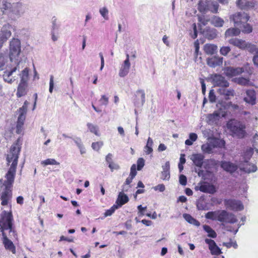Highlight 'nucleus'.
I'll return each mask as SVG.
<instances>
[{"label":"nucleus","mask_w":258,"mask_h":258,"mask_svg":"<svg viewBox=\"0 0 258 258\" xmlns=\"http://www.w3.org/2000/svg\"><path fill=\"white\" fill-rule=\"evenodd\" d=\"M21 144L19 138L11 146L10 151L7 155V164L9 165L11 162L12 164L5 176V180L0 179V200L3 206L8 205L12 198V187L15 178Z\"/></svg>","instance_id":"nucleus-1"},{"label":"nucleus","mask_w":258,"mask_h":258,"mask_svg":"<svg viewBox=\"0 0 258 258\" xmlns=\"http://www.w3.org/2000/svg\"><path fill=\"white\" fill-rule=\"evenodd\" d=\"M229 43L240 49H244L246 48L247 43L245 40L238 38H231L229 40Z\"/></svg>","instance_id":"nucleus-24"},{"label":"nucleus","mask_w":258,"mask_h":258,"mask_svg":"<svg viewBox=\"0 0 258 258\" xmlns=\"http://www.w3.org/2000/svg\"><path fill=\"white\" fill-rule=\"evenodd\" d=\"M228 87H223L218 89L217 92L223 96L226 100H229L235 95V91L232 88H227Z\"/></svg>","instance_id":"nucleus-15"},{"label":"nucleus","mask_w":258,"mask_h":258,"mask_svg":"<svg viewBox=\"0 0 258 258\" xmlns=\"http://www.w3.org/2000/svg\"><path fill=\"white\" fill-rule=\"evenodd\" d=\"M224 204L226 208L233 211H240L244 209L242 202L235 199H225Z\"/></svg>","instance_id":"nucleus-8"},{"label":"nucleus","mask_w":258,"mask_h":258,"mask_svg":"<svg viewBox=\"0 0 258 258\" xmlns=\"http://www.w3.org/2000/svg\"><path fill=\"white\" fill-rule=\"evenodd\" d=\"M241 28H239V29H241V31L244 33L249 34L251 33L252 31V26L247 23V22L243 23L241 24Z\"/></svg>","instance_id":"nucleus-44"},{"label":"nucleus","mask_w":258,"mask_h":258,"mask_svg":"<svg viewBox=\"0 0 258 258\" xmlns=\"http://www.w3.org/2000/svg\"><path fill=\"white\" fill-rule=\"evenodd\" d=\"M129 199L127 195L124 194L122 192H120L118 194L115 205H116V206L119 208L124 204L127 203Z\"/></svg>","instance_id":"nucleus-26"},{"label":"nucleus","mask_w":258,"mask_h":258,"mask_svg":"<svg viewBox=\"0 0 258 258\" xmlns=\"http://www.w3.org/2000/svg\"><path fill=\"white\" fill-rule=\"evenodd\" d=\"M28 83L20 82L16 93L17 96L19 98L25 96L27 93Z\"/></svg>","instance_id":"nucleus-23"},{"label":"nucleus","mask_w":258,"mask_h":258,"mask_svg":"<svg viewBox=\"0 0 258 258\" xmlns=\"http://www.w3.org/2000/svg\"><path fill=\"white\" fill-rule=\"evenodd\" d=\"M218 218V221L222 222V225H224V223L234 224L236 223L238 221L234 214L232 213L228 212L226 210L219 211Z\"/></svg>","instance_id":"nucleus-6"},{"label":"nucleus","mask_w":258,"mask_h":258,"mask_svg":"<svg viewBox=\"0 0 258 258\" xmlns=\"http://www.w3.org/2000/svg\"><path fill=\"white\" fill-rule=\"evenodd\" d=\"M99 13L102 17L106 20H108V10L106 7H103L99 9Z\"/></svg>","instance_id":"nucleus-50"},{"label":"nucleus","mask_w":258,"mask_h":258,"mask_svg":"<svg viewBox=\"0 0 258 258\" xmlns=\"http://www.w3.org/2000/svg\"><path fill=\"white\" fill-rule=\"evenodd\" d=\"M163 171L161 173V178L163 180H168L170 178V164L169 162L167 161L164 165L162 166Z\"/></svg>","instance_id":"nucleus-27"},{"label":"nucleus","mask_w":258,"mask_h":258,"mask_svg":"<svg viewBox=\"0 0 258 258\" xmlns=\"http://www.w3.org/2000/svg\"><path fill=\"white\" fill-rule=\"evenodd\" d=\"M41 164L45 166L48 165H59V163L54 159H47L41 162Z\"/></svg>","instance_id":"nucleus-51"},{"label":"nucleus","mask_w":258,"mask_h":258,"mask_svg":"<svg viewBox=\"0 0 258 258\" xmlns=\"http://www.w3.org/2000/svg\"><path fill=\"white\" fill-rule=\"evenodd\" d=\"M207 64L211 68L220 66L223 63V57L213 56L207 59Z\"/></svg>","instance_id":"nucleus-20"},{"label":"nucleus","mask_w":258,"mask_h":258,"mask_svg":"<svg viewBox=\"0 0 258 258\" xmlns=\"http://www.w3.org/2000/svg\"><path fill=\"white\" fill-rule=\"evenodd\" d=\"M52 26H51V31H54V32H56L58 31L59 25L57 24V19L55 17H53L52 18Z\"/></svg>","instance_id":"nucleus-53"},{"label":"nucleus","mask_w":258,"mask_h":258,"mask_svg":"<svg viewBox=\"0 0 258 258\" xmlns=\"http://www.w3.org/2000/svg\"><path fill=\"white\" fill-rule=\"evenodd\" d=\"M224 73L225 75L229 77H232L238 75L244 72L243 68H234L232 67H227L224 68Z\"/></svg>","instance_id":"nucleus-13"},{"label":"nucleus","mask_w":258,"mask_h":258,"mask_svg":"<svg viewBox=\"0 0 258 258\" xmlns=\"http://www.w3.org/2000/svg\"><path fill=\"white\" fill-rule=\"evenodd\" d=\"M183 217L188 223L191 224H192L197 227L200 225V222L193 218L190 215L188 214H183Z\"/></svg>","instance_id":"nucleus-34"},{"label":"nucleus","mask_w":258,"mask_h":258,"mask_svg":"<svg viewBox=\"0 0 258 258\" xmlns=\"http://www.w3.org/2000/svg\"><path fill=\"white\" fill-rule=\"evenodd\" d=\"M28 10V7L26 5L21 3H14L12 5V12L10 18L12 19L19 18L23 16Z\"/></svg>","instance_id":"nucleus-5"},{"label":"nucleus","mask_w":258,"mask_h":258,"mask_svg":"<svg viewBox=\"0 0 258 258\" xmlns=\"http://www.w3.org/2000/svg\"><path fill=\"white\" fill-rule=\"evenodd\" d=\"M224 23V20L217 16H214L211 20V24L216 27H222Z\"/></svg>","instance_id":"nucleus-39"},{"label":"nucleus","mask_w":258,"mask_h":258,"mask_svg":"<svg viewBox=\"0 0 258 258\" xmlns=\"http://www.w3.org/2000/svg\"><path fill=\"white\" fill-rule=\"evenodd\" d=\"M219 211L209 212L205 215V218L207 219L218 221Z\"/></svg>","instance_id":"nucleus-41"},{"label":"nucleus","mask_w":258,"mask_h":258,"mask_svg":"<svg viewBox=\"0 0 258 258\" xmlns=\"http://www.w3.org/2000/svg\"><path fill=\"white\" fill-rule=\"evenodd\" d=\"M201 149L203 152L209 154L212 152L213 147L210 144L207 143L202 146Z\"/></svg>","instance_id":"nucleus-49"},{"label":"nucleus","mask_w":258,"mask_h":258,"mask_svg":"<svg viewBox=\"0 0 258 258\" xmlns=\"http://www.w3.org/2000/svg\"><path fill=\"white\" fill-rule=\"evenodd\" d=\"M118 209L116 205H113L109 209L107 210L104 213V217L111 216L115 211V210Z\"/></svg>","instance_id":"nucleus-54"},{"label":"nucleus","mask_w":258,"mask_h":258,"mask_svg":"<svg viewBox=\"0 0 258 258\" xmlns=\"http://www.w3.org/2000/svg\"><path fill=\"white\" fill-rule=\"evenodd\" d=\"M245 49H247L250 53L254 54L255 51L257 50L258 47H257L255 45L247 43V46Z\"/></svg>","instance_id":"nucleus-55"},{"label":"nucleus","mask_w":258,"mask_h":258,"mask_svg":"<svg viewBox=\"0 0 258 258\" xmlns=\"http://www.w3.org/2000/svg\"><path fill=\"white\" fill-rule=\"evenodd\" d=\"M209 98L211 102L213 103L216 101V96L215 94L214 90L212 89L210 91L209 94Z\"/></svg>","instance_id":"nucleus-61"},{"label":"nucleus","mask_w":258,"mask_h":258,"mask_svg":"<svg viewBox=\"0 0 258 258\" xmlns=\"http://www.w3.org/2000/svg\"><path fill=\"white\" fill-rule=\"evenodd\" d=\"M13 216L11 212L4 211L0 215V230L3 233L4 231L9 230L10 232H12Z\"/></svg>","instance_id":"nucleus-4"},{"label":"nucleus","mask_w":258,"mask_h":258,"mask_svg":"<svg viewBox=\"0 0 258 258\" xmlns=\"http://www.w3.org/2000/svg\"><path fill=\"white\" fill-rule=\"evenodd\" d=\"M220 166L224 170L231 174L234 173L239 168L235 163L226 161H222Z\"/></svg>","instance_id":"nucleus-14"},{"label":"nucleus","mask_w":258,"mask_h":258,"mask_svg":"<svg viewBox=\"0 0 258 258\" xmlns=\"http://www.w3.org/2000/svg\"><path fill=\"white\" fill-rule=\"evenodd\" d=\"M238 167L241 171L247 173L254 172L257 170L256 166L253 164L250 163L248 161H240L238 164Z\"/></svg>","instance_id":"nucleus-11"},{"label":"nucleus","mask_w":258,"mask_h":258,"mask_svg":"<svg viewBox=\"0 0 258 258\" xmlns=\"http://www.w3.org/2000/svg\"><path fill=\"white\" fill-rule=\"evenodd\" d=\"M249 17L244 12H237L232 16L233 21L236 27L241 28V24L247 22Z\"/></svg>","instance_id":"nucleus-9"},{"label":"nucleus","mask_w":258,"mask_h":258,"mask_svg":"<svg viewBox=\"0 0 258 258\" xmlns=\"http://www.w3.org/2000/svg\"><path fill=\"white\" fill-rule=\"evenodd\" d=\"M229 128L234 136L238 138H242L244 137L245 132V125L241 122L234 121L228 124Z\"/></svg>","instance_id":"nucleus-7"},{"label":"nucleus","mask_w":258,"mask_h":258,"mask_svg":"<svg viewBox=\"0 0 258 258\" xmlns=\"http://www.w3.org/2000/svg\"><path fill=\"white\" fill-rule=\"evenodd\" d=\"M253 149L251 148H247L243 153V154L242 155V157L241 159H240V161H249L250 159L251 158L253 152Z\"/></svg>","instance_id":"nucleus-37"},{"label":"nucleus","mask_w":258,"mask_h":258,"mask_svg":"<svg viewBox=\"0 0 258 258\" xmlns=\"http://www.w3.org/2000/svg\"><path fill=\"white\" fill-rule=\"evenodd\" d=\"M131 67V63L127 61H124L119 72V76L120 77H124L126 76Z\"/></svg>","instance_id":"nucleus-28"},{"label":"nucleus","mask_w":258,"mask_h":258,"mask_svg":"<svg viewBox=\"0 0 258 258\" xmlns=\"http://www.w3.org/2000/svg\"><path fill=\"white\" fill-rule=\"evenodd\" d=\"M213 82L215 86L220 87H229V83L221 75L215 74L212 77Z\"/></svg>","instance_id":"nucleus-12"},{"label":"nucleus","mask_w":258,"mask_h":258,"mask_svg":"<svg viewBox=\"0 0 258 258\" xmlns=\"http://www.w3.org/2000/svg\"><path fill=\"white\" fill-rule=\"evenodd\" d=\"M253 149L258 153V134H255L253 138Z\"/></svg>","instance_id":"nucleus-57"},{"label":"nucleus","mask_w":258,"mask_h":258,"mask_svg":"<svg viewBox=\"0 0 258 258\" xmlns=\"http://www.w3.org/2000/svg\"><path fill=\"white\" fill-rule=\"evenodd\" d=\"M74 143L76 144L79 149L80 150V152L81 154L83 155L86 153V149L84 147L83 144L82 142V140L80 138L76 137L75 138L73 139Z\"/></svg>","instance_id":"nucleus-36"},{"label":"nucleus","mask_w":258,"mask_h":258,"mask_svg":"<svg viewBox=\"0 0 258 258\" xmlns=\"http://www.w3.org/2000/svg\"><path fill=\"white\" fill-rule=\"evenodd\" d=\"M21 51V42L19 39L13 38L10 42V59L12 62L15 61L17 65L20 61L22 63L20 54Z\"/></svg>","instance_id":"nucleus-2"},{"label":"nucleus","mask_w":258,"mask_h":258,"mask_svg":"<svg viewBox=\"0 0 258 258\" xmlns=\"http://www.w3.org/2000/svg\"><path fill=\"white\" fill-rule=\"evenodd\" d=\"M28 104L29 102L27 101L24 102L23 105L18 110L19 115L26 116Z\"/></svg>","instance_id":"nucleus-45"},{"label":"nucleus","mask_w":258,"mask_h":258,"mask_svg":"<svg viewBox=\"0 0 258 258\" xmlns=\"http://www.w3.org/2000/svg\"><path fill=\"white\" fill-rule=\"evenodd\" d=\"M145 165V160L143 158H140L137 160V169L141 170Z\"/></svg>","instance_id":"nucleus-59"},{"label":"nucleus","mask_w":258,"mask_h":258,"mask_svg":"<svg viewBox=\"0 0 258 258\" xmlns=\"http://www.w3.org/2000/svg\"><path fill=\"white\" fill-rule=\"evenodd\" d=\"M103 143L101 142H94L92 144V148L98 151L100 148L102 146Z\"/></svg>","instance_id":"nucleus-62"},{"label":"nucleus","mask_w":258,"mask_h":258,"mask_svg":"<svg viewBox=\"0 0 258 258\" xmlns=\"http://www.w3.org/2000/svg\"><path fill=\"white\" fill-rule=\"evenodd\" d=\"M205 241L209 245V248L212 255H218L222 253L220 248L217 246L213 240L206 238L205 239Z\"/></svg>","instance_id":"nucleus-17"},{"label":"nucleus","mask_w":258,"mask_h":258,"mask_svg":"<svg viewBox=\"0 0 258 258\" xmlns=\"http://www.w3.org/2000/svg\"><path fill=\"white\" fill-rule=\"evenodd\" d=\"M2 235L3 237V243L6 249L11 251L13 253H15V246L12 241L8 238L7 235L5 232L2 233Z\"/></svg>","instance_id":"nucleus-22"},{"label":"nucleus","mask_w":258,"mask_h":258,"mask_svg":"<svg viewBox=\"0 0 258 258\" xmlns=\"http://www.w3.org/2000/svg\"><path fill=\"white\" fill-rule=\"evenodd\" d=\"M179 181L181 185H185L187 183L186 177L183 174L180 175L179 177Z\"/></svg>","instance_id":"nucleus-63"},{"label":"nucleus","mask_w":258,"mask_h":258,"mask_svg":"<svg viewBox=\"0 0 258 258\" xmlns=\"http://www.w3.org/2000/svg\"><path fill=\"white\" fill-rule=\"evenodd\" d=\"M235 82L240 85L248 86L250 83V81L248 79H246L243 77H239L238 78H235Z\"/></svg>","instance_id":"nucleus-47"},{"label":"nucleus","mask_w":258,"mask_h":258,"mask_svg":"<svg viewBox=\"0 0 258 258\" xmlns=\"http://www.w3.org/2000/svg\"><path fill=\"white\" fill-rule=\"evenodd\" d=\"M11 29L12 26L9 24H6L3 26L0 33V48L2 47L4 43L6 42L11 36Z\"/></svg>","instance_id":"nucleus-10"},{"label":"nucleus","mask_w":258,"mask_h":258,"mask_svg":"<svg viewBox=\"0 0 258 258\" xmlns=\"http://www.w3.org/2000/svg\"><path fill=\"white\" fill-rule=\"evenodd\" d=\"M217 49V46L214 44H206L204 46V50L207 54L212 55L215 53Z\"/></svg>","instance_id":"nucleus-33"},{"label":"nucleus","mask_w":258,"mask_h":258,"mask_svg":"<svg viewBox=\"0 0 258 258\" xmlns=\"http://www.w3.org/2000/svg\"><path fill=\"white\" fill-rule=\"evenodd\" d=\"M223 104H227L225 102H219L217 104L218 109L215 110L213 113L208 115V122L209 124L215 123L221 117H225L226 114V107Z\"/></svg>","instance_id":"nucleus-3"},{"label":"nucleus","mask_w":258,"mask_h":258,"mask_svg":"<svg viewBox=\"0 0 258 258\" xmlns=\"http://www.w3.org/2000/svg\"><path fill=\"white\" fill-rule=\"evenodd\" d=\"M244 101L250 105H253L256 103V92L253 89L247 90L245 92Z\"/></svg>","instance_id":"nucleus-16"},{"label":"nucleus","mask_w":258,"mask_h":258,"mask_svg":"<svg viewBox=\"0 0 258 258\" xmlns=\"http://www.w3.org/2000/svg\"><path fill=\"white\" fill-rule=\"evenodd\" d=\"M240 33V30L239 27L231 28L227 29L225 33V35L226 37H231L234 36H237Z\"/></svg>","instance_id":"nucleus-35"},{"label":"nucleus","mask_w":258,"mask_h":258,"mask_svg":"<svg viewBox=\"0 0 258 258\" xmlns=\"http://www.w3.org/2000/svg\"><path fill=\"white\" fill-rule=\"evenodd\" d=\"M204 158L203 154L198 153L192 154L190 159L196 166L201 168L203 165Z\"/></svg>","instance_id":"nucleus-19"},{"label":"nucleus","mask_w":258,"mask_h":258,"mask_svg":"<svg viewBox=\"0 0 258 258\" xmlns=\"http://www.w3.org/2000/svg\"><path fill=\"white\" fill-rule=\"evenodd\" d=\"M99 102L101 105L107 106L109 102L108 97L105 95H102Z\"/></svg>","instance_id":"nucleus-56"},{"label":"nucleus","mask_w":258,"mask_h":258,"mask_svg":"<svg viewBox=\"0 0 258 258\" xmlns=\"http://www.w3.org/2000/svg\"><path fill=\"white\" fill-rule=\"evenodd\" d=\"M200 190L203 192L213 194L216 192V188L214 185L209 183L204 182L201 184Z\"/></svg>","instance_id":"nucleus-25"},{"label":"nucleus","mask_w":258,"mask_h":258,"mask_svg":"<svg viewBox=\"0 0 258 258\" xmlns=\"http://www.w3.org/2000/svg\"><path fill=\"white\" fill-rule=\"evenodd\" d=\"M209 11L216 14L218 13L219 5L214 1H209Z\"/></svg>","instance_id":"nucleus-42"},{"label":"nucleus","mask_w":258,"mask_h":258,"mask_svg":"<svg viewBox=\"0 0 258 258\" xmlns=\"http://www.w3.org/2000/svg\"><path fill=\"white\" fill-rule=\"evenodd\" d=\"M231 50L229 46H223L220 48V52L223 55H226Z\"/></svg>","instance_id":"nucleus-58"},{"label":"nucleus","mask_w":258,"mask_h":258,"mask_svg":"<svg viewBox=\"0 0 258 258\" xmlns=\"http://www.w3.org/2000/svg\"><path fill=\"white\" fill-rule=\"evenodd\" d=\"M87 125L88 128H89V131L91 133H94L96 136H99L98 128L97 126L94 125V124H93L91 123H88L87 124Z\"/></svg>","instance_id":"nucleus-52"},{"label":"nucleus","mask_w":258,"mask_h":258,"mask_svg":"<svg viewBox=\"0 0 258 258\" xmlns=\"http://www.w3.org/2000/svg\"><path fill=\"white\" fill-rule=\"evenodd\" d=\"M203 35L209 40H212L215 38L217 36V31L214 28L207 27L202 31Z\"/></svg>","instance_id":"nucleus-18"},{"label":"nucleus","mask_w":258,"mask_h":258,"mask_svg":"<svg viewBox=\"0 0 258 258\" xmlns=\"http://www.w3.org/2000/svg\"><path fill=\"white\" fill-rule=\"evenodd\" d=\"M26 119V116L19 115L16 125V132L17 134H22L23 130V125Z\"/></svg>","instance_id":"nucleus-29"},{"label":"nucleus","mask_w":258,"mask_h":258,"mask_svg":"<svg viewBox=\"0 0 258 258\" xmlns=\"http://www.w3.org/2000/svg\"><path fill=\"white\" fill-rule=\"evenodd\" d=\"M12 4L7 2L5 0L3 1L1 9L3 14H7L10 17L11 13L12 12Z\"/></svg>","instance_id":"nucleus-30"},{"label":"nucleus","mask_w":258,"mask_h":258,"mask_svg":"<svg viewBox=\"0 0 258 258\" xmlns=\"http://www.w3.org/2000/svg\"><path fill=\"white\" fill-rule=\"evenodd\" d=\"M137 172L136 171V165L135 164H133L131 168L130 176H131L132 178H134L137 175Z\"/></svg>","instance_id":"nucleus-64"},{"label":"nucleus","mask_w":258,"mask_h":258,"mask_svg":"<svg viewBox=\"0 0 258 258\" xmlns=\"http://www.w3.org/2000/svg\"><path fill=\"white\" fill-rule=\"evenodd\" d=\"M153 140L150 137H149L148 139L147 144L145 147V152H146V154H150L153 152Z\"/></svg>","instance_id":"nucleus-43"},{"label":"nucleus","mask_w":258,"mask_h":258,"mask_svg":"<svg viewBox=\"0 0 258 258\" xmlns=\"http://www.w3.org/2000/svg\"><path fill=\"white\" fill-rule=\"evenodd\" d=\"M203 229L208 233V236L212 238H216L217 234L216 232L209 225H204Z\"/></svg>","instance_id":"nucleus-38"},{"label":"nucleus","mask_w":258,"mask_h":258,"mask_svg":"<svg viewBox=\"0 0 258 258\" xmlns=\"http://www.w3.org/2000/svg\"><path fill=\"white\" fill-rule=\"evenodd\" d=\"M136 93L137 94H141V102L136 101L135 102V104H141V106H143L144 105V103L145 102V93L144 92V91L143 90H138Z\"/></svg>","instance_id":"nucleus-48"},{"label":"nucleus","mask_w":258,"mask_h":258,"mask_svg":"<svg viewBox=\"0 0 258 258\" xmlns=\"http://www.w3.org/2000/svg\"><path fill=\"white\" fill-rule=\"evenodd\" d=\"M20 64V61H19V62L17 65V66L12 69L10 71H5L4 72V74L3 75V78L6 82H8L9 84H12L14 81L15 79H13L10 77L12 75L13 73L15 72L17 70H19Z\"/></svg>","instance_id":"nucleus-21"},{"label":"nucleus","mask_w":258,"mask_h":258,"mask_svg":"<svg viewBox=\"0 0 258 258\" xmlns=\"http://www.w3.org/2000/svg\"><path fill=\"white\" fill-rule=\"evenodd\" d=\"M237 4L241 9L252 8L255 5L253 2H249L247 0H238Z\"/></svg>","instance_id":"nucleus-32"},{"label":"nucleus","mask_w":258,"mask_h":258,"mask_svg":"<svg viewBox=\"0 0 258 258\" xmlns=\"http://www.w3.org/2000/svg\"><path fill=\"white\" fill-rule=\"evenodd\" d=\"M7 62V59L3 54H0V70H3L5 64Z\"/></svg>","instance_id":"nucleus-60"},{"label":"nucleus","mask_w":258,"mask_h":258,"mask_svg":"<svg viewBox=\"0 0 258 258\" xmlns=\"http://www.w3.org/2000/svg\"><path fill=\"white\" fill-rule=\"evenodd\" d=\"M198 136L195 133H190L189 135V139H187L185 141V144L188 146L192 145L193 142L197 140Z\"/></svg>","instance_id":"nucleus-46"},{"label":"nucleus","mask_w":258,"mask_h":258,"mask_svg":"<svg viewBox=\"0 0 258 258\" xmlns=\"http://www.w3.org/2000/svg\"><path fill=\"white\" fill-rule=\"evenodd\" d=\"M20 77V82L28 83L29 79V69L25 68L24 70L19 74Z\"/></svg>","instance_id":"nucleus-40"},{"label":"nucleus","mask_w":258,"mask_h":258,"mask_svg":"<svg viewBox=\"0 0 258 258\" xmlns=\"http://www.w3.org/2000/svg\"><path fill=\"white\" fill-rule=\"evenodd\" d=\"M209 1H200L198 3V9L200 12L205 14L209 12Z\"/></svg>","instance_id":"nucleus-31"}]
</instances>
